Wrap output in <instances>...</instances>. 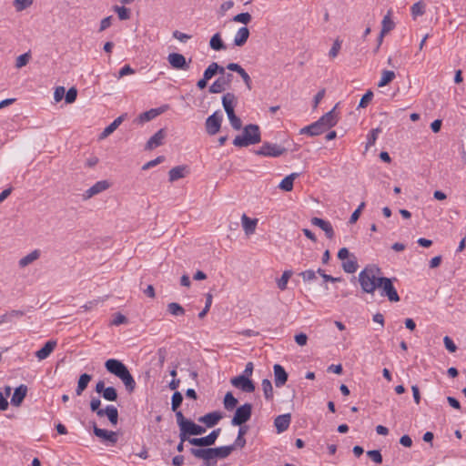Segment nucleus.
Instances as JSON below:
<instances>
[{"instance_id": "f257e3e1", "label": "nucleus", "mask_w": 466, "mask_h": 466, "mask_svg": "<svg viewBox=\"0 0 466 466\" xmlns=\"http://www.w3.org/2000/svg\"><path fill=\"white\" fill-rule=\"evenodd\" d=\"M381 269L374 264L367 265L358 276V281L363 293L374 295Z\"/></svg>"}, {"instance_id": "f03ea898", "label": "nucleus", "mask_w": 466, "mask_h": 466, "mask_svg": "<svg viewBox=\"0 0 466 466\" xmlns=\"http://www.w3.org/2000/svg\"><path fill=\"white\" fill-rule=\"evenodd\" d=\"M260 141L261 133L259 127L256 124H248L243 128L242 134L234 138L233 145L238 147H247Z\"/></svg>"}, {"instance_id": "7ed1b4c3", "label": "nucleus", "mask_w": 466, "mask_h": 466, "mask_svg": "<svg viewBox=\"0 0 466 466\" xmlns=\"http://www.w3.org/2000/svg\"><path fill=\"white\" fill-rule=\"evenodd\" d=\"M393 280L395 278L390 279L387 277H379L377 282V289H380L381 297H387L390 302H398L400 298L393 286Z\"/></svg>"}, {"instance_id": "20e7f679", "label": "nucleus", "mask_w": 466, "mask_h": 466, "mask_svg": "<svg viewBox=\"0 0 466 466\" xmlns=\"http://www.w3.org/2000/svg\"><path fill=\"white\" fill-rule=\"evenodd\" d=\"M252 415V404L245 403L237 407L234 416L231 419L232 426H241L248 421Z\"/></svg>"}, {"instance_id": "39448f33", "label": "nucleus", "mask_w": 466, "mask_h": 466, "mask_svg": "<svg viewBox=\"0 0 466 466\" xmlns=\"http://www.w3.org/2000/svg\"><path fill=\"white\" fill-rule=\"evenodd\" d=\"M287 149L278 144L264 142L255 153L258 156L278 157L283 155Z\"/></svg>"}, {"instance_id": "423d86ee", "label": "nucleus", "mask_w": 466, "mask_h": 466, "mask_svg": "<svg viewBox=\"0 0 466 466\" xmlns=\"http://www.w3.org/2000/svg\"><path fill=\"white\" fill-rule=\"evenodd\" d=\"M189 452L197 459L204 461L205 466H216L217 461L211 448H191Z\"/></svg>"}, {"instance_id": "0eeeda50", "label": "nucleus", "mask_w": 466, "mask_h": 466, "mask_svg": "<svg viewBox=\"0 0 466 466\" xmlns=\"http://www.w3.org/2000/svg\"><path fill=\"white\" fill-rule=\"evenodd\" d=\"M223 120V116L219 111L214 112L206 119L205 127L209 136L216 135L220 127Z\"/></svg>"}, {"instance_id": "6e6552de", "label": "nucleus", "mask_w": 466, "mask_h": 466, "mask_svg": "<svg viewBox=\"0 0 466 466\" xmlns=\"http://www.w3.org/2000/svg\"><path fill=\"white\" fill-rule=\"evenodd\" d=\"M220 432H221V429L218 428V429L212 431L208 435H207L205 437L193 438L192 440H189V443L194 446L210 448V446L216 442Z\"/></svg>"}, {"instance_id": "1a4fd4ad", "label": "nucleus", "mask_w": 466, "mask_h": 466, "mask_svg": "<svg viewBox=\"0 0 466 466\" xmlns=\"http://www.w3.org/2000/svg\"><path fill=\"white\" fill-rule=\"evenodd\" d=\"M167 61L173 69L188 70L191 59L187 62L183 55L179 53H171L167 56Z\"/></svg>"}, {"instance_id": "9d476101", "label": "nucleus", "mask_w": 466, "mask_h": 466, "mask_svg": "<svg viewBox=\"0 0 466 466\" xmlns=\"http://www.w3.org/2000/svg\"><path fill=\"white\" fill-rule=\"evenodd\" d=\"M230 382L234 387L240 389L244 392L251 393L255 390L253 381L246 375L234 377L231 379Z\"/></svg>"}, {"instance_id": "9b49d317", "label": "nucleus", "mask_w": 466, "mask_h": 466, "mask_svg": "<svg viewBox=\"0 0 466 466\" xmlns=\"http://www.w3.org/2000/svg\"><path fill=\"white\" fill-rule=\"evenodd\" d=\"M105 367L108 372L114 374L117 378L128 370L127 367L122 361L116 359L107 360L105 362Z\"/></svg>"}, {"instance_id": "f8f14e48", "label": "nucleus", "mask_w": 466, "mask_h": 466, "mask_svg": "<svg viewBox=\"0 0 466 466\" xmlns=\"http://www.w3.org/2000/svg\"><path fill=\"white\" fill-rule=\"evenodd\" d=\"M93 432L96 437L113 445L117 442L118 437L116 431L100 429L96 422H93Z\"/></svg>"}, {"instance_id": "ddd939ff", "label": "nucleus", "mask_w": 466, "mask_h": 466, "mask_svg": "<svg viewBox=\"0 0 466 466\" xmlns=\"http://www.w3.org/2000/svg\"><path fill=\"white\" fill-rule=\"evenodd\" d=\"M168 107H169L168 105H164L160 107L152 108L148 111L143 112L137 116V121L139 124L148 122V121L156 118L157 116L166 112L168 109Z\"/></svg>"}, {"instance_id": "4468645a", "label": "nucleus", "mask_w": 466, "mask_h": 466, "mask_svg": "<svg viewBox=\"0 0 466 466\" xmlns=\"http://www.w3.org/2000/svg\"><path fill=\"white\" fill-rule=\"evenodd\" d=\"M167 132L164 128L159 129L155 133L147 142L145 146L146 150H153L163 145Z\"/></svg>"}, {"instance_id": "2eb2a0df", "label": "nucleus", "mask_w": 466, "mask_h": 466, "mask_svg": "<svg viewBox=\"0 0 466 466\" xmlns=\"http://www.w3.org/2000/svg\"><path fill=\"white\" fill-rule=\"evenodd\" d=\"M110 187V184L106 180H100L95 183L91 187L85 191L83 194L84 199H89L92 197L106 190Z\"/></svg>"}, {"instance_id": "dca6fc26", "label": "nucleus", "mask_w": 466, "mask_h": 466, "mask_svg": "<svg viewBox=\"0 0 466 466\" xmlns=\"http://www.w3.org/2000/svg\"><path fill=\"white\" fill-rule=\"evenodd\" d=\"M310 222L313 226L321 228L329 239H332L334 238L335 232L330 222L317 217L312 218Z\"/></svg>"}, {"instance_id": "f3484780", "label": "nucleus", "mask_w": 466, "mask_h": 466, "mask_svg": "<svg viewBox=\"0 0 466 466\" xmlns=\"http://www.w3.org/2000/svg\"><path fill=\"white\" fill-rule=\"evenodd\" d=\"M222 418L223 415L220 411H213L199 417L198 420L204 423L208 428H211L217 425Z\"/></svg>"}, {"instance_id": "a211bd4d", "label": "nucleus", "mask_w": 466, "mask_h": 466, "mask_svg": "<svg viewBox=\"0 0 466 466\" xmlns=\"http://www.w3.org/2000/svg\"><path fill=\"white\" fill-rule=\"evenodd\" d=\"M273 370L275 385L276 387L280 388L286 384L289 375L280 364H275L273 366Z\"/></svg>"}, {"instance_id": "6ab92c4d", "label": "nucleus", "mask_w": 466, "mask_h": 466, "mask_svg": "<svg viewBox=\"0 0 466 466\" xmlns=\"http://www.w3.org/2000/svg\"><path fill=\"white\" fill-rule=\"evenodd\" d=\"M325 126L319 120L300 129V134H306L310 137L319 136L325 131Z\"/></svg>"}, {"instance_id": "aec40b11", "label": "nucleus", "mask_w": 466, "mask_h": 466, "mask_svg": "<svg viewBox=\"0 0 466 466\" xmlns=\"http://www.w3.org/2000/svg\"><path fill=\"white\" fill-rule=\"evenodd\" d=\"M56 340H48L45 343V345L35 352V357L39 360H46L49 357V355L54 351L56 347Z\"/></svg>"}, {"instance_id": "412c9836", "label": "nucleus", "mask_w": 466, "mask_h": 466, "mask_svg": "<svg viewBox=\"0 0 466 466\" xmlns=\"http://www.w3.org/2000/svg\"><path fill=\"white\" fill-rule=\"evenodd\" d=\"M291 415L289 413L279 415L274 420V425L279 433L285 431L289 427Z\"/></svg>"}, {"instance_id": "4be33fe9", "label": "nucleus", "mask_w": 466, "mask_h": 466, "mask_svg": "<svg viewBox=\"0 0 466 466\" xmlns=\"http://www.w3.org/2000/svg\"><path fill=\"white\" fill-rule=\"evenodd\" d=\"M106 416L112 425H116L118 422V410L113 405H107L103 411L98 412V417L102 418Z\"/></svg>"}, {"instance_id": "5701e85b", "label": "nucleus", "mask_w": 466, "mask_h": 466, "mask_svg": "<svg viewBox=\"0 0 466 466\" xmlns=\"http://www.w3.org/2000/svg\"><path fill=\"white\" fill-rule=\"evenodd\" d=\"M216 74L225 75V68L216 62H212L204 71L203 76L209 80Z\"/></svg>"}, {"instance_id": "b1692460", "label": "nucleus", "mask_w": 466, "mask_h": 466, "mask_svg": "<svg viewBox=\"0 0 466 466\" xmlns=\"http://www.w3.org/2000/svg\"><path fill=\"white\" fill-rule=\"evenodd\" d=\"M335 108L336 106L319 119V121L325 126V129L334 127L338 122Z\"/></svg>"}, {"instance_id": "393cba45", "label": "nucleus", "mask_w": 466, "mask_h": 466, "mask_svg": "<svg viewBox=\"0 0 466 466\" xmlns=\"http://www.w3.org/2000/svg\"><path fill=\"white\" fill-rule=\"evenodd\" d=\"M26 392H27V387L25 385H20L19 387H17L15 390L14 394L11 398V403L14 406H19L22 403V401L24 400V399L26 395Z\"/></svg>"}, {"instance_id": "a878e982", "label": "nucleus", "mask_w": 466, "mask_h": 466, "mask_svg": "<svg viewBox=\"0 0 466 466\" xmlns=\"http://www.w3.org/2000/svg\"><path fill=\"white\" fill-rule=\"evenodd\" d=\"M242 227L246 235H251L255 232L258 224V219H251L246 214L241 217Z\"/></svg>"}, {"instance_id": "bb28decb", "label": "nucleus", "mask_w": 466, "mask_h": 466, "mask_svg": "<svg viewBox=\"0 0 466 466\" xmlns=\"http://www.w3.org/2000/svg\"><path fill=\"white\" fill-rule=\"evenodd\" d=\"M249 37V30L248 27L243 26L238 30L234 37V45L237 46H243Z\"/></svg>"}, {"instance_id": "cd10ccee", "label": "nucleus", "mask_w": 466, "mask_h": 466, "mask_svg": "<svg viewBox=\"0 0 466 466\" xmlns=\"http://www.w3.org/2000/svg\"><path fill=\"white\" fill-rule=\"evenodd\" d=\"M186 174H187V167L186 166H177L169 170L168 179L170 182H174L180 178L185 177Z\"/></svg>"}, {"instance_id": "c85d7f7f", "label": "nucleus", "mask_w": 466, "mask_h": 466, "mask_svg": "<svg viewBox=\"0 0 466 466\" xmlns=\"http://www.w3.org/2000/svg\"><path fill=\"white\" fill-rule=\"evenodd\" d=\"M126 114L119 116L116 117L109 126H107L100 135V138H106L110 134H112L124 121L126 117Z\"/></svg>"}, {"instance_id": "c756f323", "label": "nucleus", "mask_w": 466, "mask_h": 466, "mask_svg": "<svg viewBox=\"0 0 466 466\" xmlns=\"http://www.w3.org/2000/svg\"><path fill=\"white\" fill-rule=\"evenodd\" d=\"M212 453L215 456V459H225L230 455V453L234 451L233 446H221L217 448H211Z\"/></svg>"}, {"instance_id": "7c9ffc66", "label": "nucleus", "mask_w": 466, "mask_h": 466, "mask_svg": "<svg viewBox=\"0 0 466 466\" xmlns=\"http://www.w3.org/2000/svg\"><path fill=\"white\" fill-rule=\"evenodd\" d=\"M299 177L298 173H291L290 175L285 177L281 182L279 183V187L280 189L289 192L293 189V183L294 180Z\"/></svg>"}, {"instance_id": "2f4dec72", "label": "nucleus", "mask_w": 466, "mask_h": 466, "mask_svg": "<svg viewBox=\"0 0 466 466\" xmlns=\"http://www.w3.org/2000/svg\"><path fill=\"white\" fill-rule=\"evenodd\" d=\"M41 255V252L39 249H35L33 251H31L29 254H27L26 256L23 257L18 264L21 268H25L28 265H30L31 263H33L34 261H35L36 259L39 258Z\"/></svg>"}, {"instance_id": "473e14b6", "label": "nucleus", "mask_w": 466, "mask_h": 466, "mask_svg": "<svg viewBox=\"0 0 466 466\" xmlns=\"http://www.w3.org/2000/svg\"><path fill=\"white\" fill-rule=\"evenodd\" d=\"M92 376L87 373H83L80 375L78 381H77V387L76 389V394L77 396H80L83 391L87 388L88 383L91 381Z\"/></svg>"}, {"instance_id": "72a5a7b5", "label": "nucleus", "mask_w": 466, "mask_h": 466, "mask_svg": "<svg viewBox=\"0 0 466 466\" xmlns=\"http://www.w3.org/2000/svg\"><path fill=\"white\" fill-rule=\"evenodd\" d=\"M119 379L122 380V382L124 383L127 390L131 393L135 390L136 389V381L133 378V376L131 375V373L129 372V370H127L123 375H121L119 377Z\"/></svg>"}, {"instance_id": "f704fd0d", "label": "nucleus", "mask_w": 466, "mask_h": 466, "mask_svg": "<svg viewBox=\"0 0 466 466\" xmlns=\"http://www.w3.org/2000/svg\"><path fill=\"white\" fill-rule=\"evenodd\" d=\"M119 379L122 380V382L124 383L127 390L131 393L135 390L136 389V381L133 378V376L131 375V373L129 372V370H127L123 375H121L119 377Z\"/></svg>"}, {"instance_id": "c9c22d12", "label": "nucleus", "mask_w": 466, "mask_h": 466, "mask_svg": "<svg viewBox=\"0 0 466 466\" xmlns=\"http://www.w3.org/2000/svg\"><path fill=\"white\" fill-rule=\"evenodd\" d=\"M236 104L237 96H235V94L228 92L222 96V106L226 112L234 109Z\"/></svg>"}, {"instance_id": "e433bc0d", "label": "nucleus", "mask_w": 466, "mask_h": 466, "mask_svg": "<svg viewBox=\"0 0 466 466\" xmlns=\"http://www.w3.org/2000/svg\"><path fill=\"white\" fill-rule=\"evenodd\" d=\"M341 267L346 273L356 272L359 268L356 256L351 254L350 258H349L347 261H343Z\"/></svg>"}, {"instance_id": "4c0bfd02", "label": "nucleus", "mask_w": 466, "mask_h": 466, "mask_svg": "<svg viewBox=\"0 0 466 466\" xmlns=\"http://www.w3.org/2000/svg\"><path fill=\"white\" fill-rule=\"evenodd\" d=\"M209 46L215 51H221L227 48L219 33H216L209 41Z\"/></svg>"}, {"instance_id": "58836bf2", "label": "nucleus", "mask_w": 466, "mask_h": 466, "mask_svg": "<svg viewBox=\"0 0 466 466\" xmlns=\"http://www.w3.org/2000/svg\"><path fill=\"white\" fill-rule=\"evenodd\" d=\"M167 310L169 314L175 317H180L185 315V309L177 302H170L167 304Z\"/></svg>"}, {"instance_id": "ea45409f", "label": "nucleus", "mask_w": 466, "mask_h": 466, "mask_svg": "<svg viewBox=\"0 0 466 466\" xmlns=\"http://www.w3.org/2000/svg\"><path fill=\"white\" fill-rule=\"evenodd\" d=\"M187 430L188 431V433L191 436H197V435H202L206 432V428L202 427L198 424H196L194 421L189 420L188 423L186 426Z\"/></svg>"}, {"instance_id": "a19ab883", "label": "nucleus", "mask_w": 466, "mask_h": 466, "mask_svg": "<svg viewBox=\"0 0 466 466\" xmlns=\"http://www.w3.org/2000/svg\"><path fill=\"white\" fill-rule=\"evenodd\" d=\"M226 85L224 82V77H218L217 80L213 82V84L209 86L208 91L212 94H218L223 92L226 89Z\"/></svg>"}, {"instance_id": "79ce46f5", "label": "nucleus", "mask_w": 466, "mask_h": 466, "mask_svg": "<svg viewBox=\"0 0 466 466\" xmlns=\"http://www.w3.org/2000/svg\"><path fill=\"white\" fill-rule=\"evenodd\" d=\"M223 403L224 408L227 410H232L237 407L238 400L233 396V394L230 391H228L226 393L224 397Z\"/></svg>"}, {"instance_id": "37998d69", "label": "nucleus", "mask_w": 466, "mask_h": 466, "mask_svg": "<svg viewBox=\"0 0 466 466\" xmlns=\"http://www.w3.org/2000/svg\"><path fill=\"white\" fill-rule=\"evenodd\" d=\"M395 73L390 70H383L378 86L382 87L390 84L395 78Z\"/></svg>"}, {"instance_id": "c03bdc74", "label": "nucleus", "mask_w": 466, "mask_h": 466, "mask_svg": "<svg viewBox=\"0 0 466 466\" xmlns=\"http://www.w3.org/2000/svg\"><path fill=\"white\" fill-rule=\"evenodd\" d=\"M261 386L265 399L271 400L273 399V387L271 381L268 379H264L262 380Z\"/></svg>"}, {"instance_id": "a18cd8bd", "label": "nucleus", "mask_w": 466, "mask_h": 466, "mask_svg": "<svg viewBox=\"0 0 466 466\" xmlns=\"http://www.w3.org/2000/svg\"><path fill=\"white\" fill-rule=\"evenodd\" d=\"M292 274H293L292 270H285L282 273V276L277 281L278 288L280 290H285L287 289L288 281L290 279V277L292 276Z\"/></svg>"}, {"instance_id": "49530a36", "label": "nucleus", "mask_w": 466, "mask_h": 466, "mask_svg": "<svg viewBox=\"0 0 466 466\" xmlns=\"http://www.w3.org/2000/svg\"><path fill=\"white\" fill-rule=\"evenodd\" d=\"M101 395L106 400L108 401H116L117 400V391L112 386L106 387Z\"/></svg>"}, {"instance_id": "de8ad7c7", "label": "nucleus", "mask_w": 466, "mask_h": 466, "mask_svg": "<svg viewBox=\"0 0 466 466\" xmlns=\"http://www.w3.org/2000/svg\"><path fill=\"white\" fill-rule=\"evenodd\" d=\"M183 401V396L179 391H175L171 397V410L176 411Z\"/></svg>"}, {"instance_id": "09e8293b", "label": "nucleus", "mask_w": 466, "mask_h": 466, "mask_svg": "<svg viewBox=\"0 0 466 466\" xmlns=\"http://www.w3.org/2000/svg\"><path fill=\"white\" fill-rule=\"evenodd\" d=\"M381 24H382V28H381L380 32H382V34H387L394 28V23L390 19L389 14L383 17Z\"/></svg>"}, {"instance_id": "8fccbe9b", "label": "nucleus", "mask_w": 466, "mask_h": 466, "mask_svg": "<svg viewBox=\"0 0 466 466\" xmlns=\"http://www.w3.org/2000/svg\"><path fill=\"white\" fill-rule=\"evenodd\" d=\"M114 10L117 13L118 18L120 20H127L130 18V10L127 7L115 5Z\"/></svg>"}, {"instance_id": "3c124183", "label": "nucleus", "mask_w": 466, "mask_h": 466, "mask_svg": "<svg viewBox=\"0 0 466 466\" xmlns=\"http://www.w3.org/2000/svg\"><path fill=\"white\" fill-rule=\"evenodd\" d=\"M373 98V92L371 90H368L360 98L358 108H365L368 106L370 102Z\"/></svg>"}, {"instance_id": "603ef678", "label": "nucleus", "mask_w": 466, "mask_h": 466, "mask_svg": "<svg viewBox=\"0 0 466 466\" xmlns=\"http://www.w3.org/2000/svg\"><path fill=\"white\" fill-rule=\"evenodd\" d=\"M33 5V0H15L14 6L17 12H21Z\"/></svg>"}, {"instance_id": "864d4df0", "label": "nucleus", "mask_w": 466, "mask_h": 466, "mask_svg": "<svg viewBox=\"0 0 466 466\" xmlns=\"http://www.w3.org/2000/svg\"><path fill=\"white\" fill-rule=\"evenodd\" d=\"M410 10L414 17L422 15L425 12V5L422 2H417L412 5Z\"/></svg>"}, {"instance_id": "5fc2aeb1", "label": "nucleus", "mask_w": 466, "mask_h": 466, "mask_svg": "<svg viewBox=\"0 0 466 466\" xmlns=\"http://www.w3.org/2000/svg\"><path fill=\"white\" fill-rule=\"evenodd\" d=\"M251 15L248 12L238 14L233 17L234 22L242 23L244 25L248 24L251 21Z\"/></svg>"}, {"instance_id": "6e6d98bb", "label": "nucleus", "mask_w": 466, "mask_h": 466, "mask_svg": "<svg viewBox=\"0 0 466 466\" xmlns=\"http://www.w3.org/2000/svg\"><path fill=\"white\" fill-rule=\"evenodd\" d=\"M31 57V55L29 52L27 53H25L23 55H20L17 58H16V61H15V66L17 68H21L25 66H26V64L29 62V59Z\"/></svg>"}, {"instance_id": "4d7b16f0", "label": "nucleus", "mask_w": 466, "mask_h": 466, "mask_svg": "<svg viewBox=\"0 0 466 466\" xmlns=\"http://www.w3.org/2000/svg\"><path fill=\"white\" fill-rule=\"evenodd\" d=\"M238 74L241 76L245 86L248 90L252 89V80L249 76V75L245 71V69L242 67Z\"/></svg>"}, {"instance_id": "13d9d810", "label": "nucleus", "mask_w": 466, "mask_h": 466, "mask_svg": "<svg viewBox=\"0 0 466 466\" xmlns=\"http://www.w3.org/2000/svg\"><path fill=\"white\" fill-rule=\"evenodd\" d=\"M380 132V128H374L370 131L367 137V145L366 147H370L373 146L377 140L378 134Z\"/></svg>"}, {"instance_id": "bf43d9fd", "label": "nucleus", "mask_w": 466, "mask_h": 466, "mask_svg": "<svg viewBox=\"0 0 466 466\" xmlns=\"http://www.w3.org/2000/svg\"><path fill=\"white\" fill-rule=\"evenodd\" d=\"M212 304V295L210 293H208L206 296V304L204 306V309L198 313V318L203 319L207 313L208 312L210 307Z\"/></svg>"}, {"instance_id": "052dcab7", "label": "nucleus", "mask_w": 466, "mask_h": 466, "mask_svg": "<svg viewBox=\"0 0 466 466\" xmlns=\"http://www.w3.org/2000/svg\"><path fill=\"white\" fill-rule=\"evenodd\" d=\"M341 44H342V42L339 38H337L334 41V43L329 50V56L330 58H335L338 56V54L341 48Z\"/></svg>"}, {"instance_id": "680f3d73", "label": "nucleus", "mask_w": 466, "mask_h": 466, "mask_svg": "<svg viewBox=\"0 0 466 466\" xmlns=\"http://www.w3.org/2000/svg\"><path fill=\"white\" fill-rule=\"evenodd\" d=\"M367 455L376 463L382 462V455L379 450H371L367 451Z\"/></svg>"}, {"instance_id": "e2e57ef3", "label": "nucleus", "mask_w": 466, "mask_h": 466, "mask_svg": "<svg viewBox=\"0 0 466 466\" xmlns=\"http://www.w3.org/2000/svg\"><path fill=\"white\" fill-rule=\"evenodd\" d=\"M76 96H77V90L75 87H71L66 93L65 100L67 104H71L76 101Z\"/></svg>"}, {"instance_id": "0e129e2a", "label": "nucleus", "mask_w": 466, "mask_h": 466, "mask_svg": "<svg viewBox=\"0 0 466 466\" xmlns=\"http://www.w3.org/2000/svg\"><path fill=\"white\" fill-rule=\"evenodd\" d=\"M165 161V157L164 156H159L157 157V158L153 159V160H150L148 162H147L146 164L143 165L142 167V169L143 170H147L162 162Z\"/></svg>"}, {"instance_id": "69168bd1", "label": "nucleus", "mask_w": 466, "mask_h": 466, "mask_svg": "<svg viewBox=\"0 0 466 466\" xmlns=\"http://www.w3.org/2000/svg\"><path fill=\"white\" fill-rule=\"evenodd\" d=\"M443 343L448 351L453 353L457 350V346L449 336L443 338Z\"/></svg>"}, {"instance_id": "338daca9", "label": "nucleus", "mask_w": 466, "mask_h": 466, "mask_svg": "<svg viewBox=\"0 0 466 466\" xmlns=\"http://www.w3.org/2000/svg\"><path fill=\"white\" fill-rule=\"evenodd\" d=\"M174 412L176 413V419H177V423L178 427L179 428L186 427L190 420L186 419L184 417L182 411H180V410H177Z\"/></svg>"}, {"instance_id": "774afa93", "label": "nucleus", "mask_w": 466, "mask_h": 466, "mask_svg": "<svg viewBox=\"0 0 466 466\" xmlns=\"http://www.w3.org/2000/svg\"><path fill=\"white\" fill-rule=\"evenodd\" d=\"M127 322V317L118 312L114 315L111 324L115 325V326H118L120 324H125Z\"/></svg>"}]
</instances>
